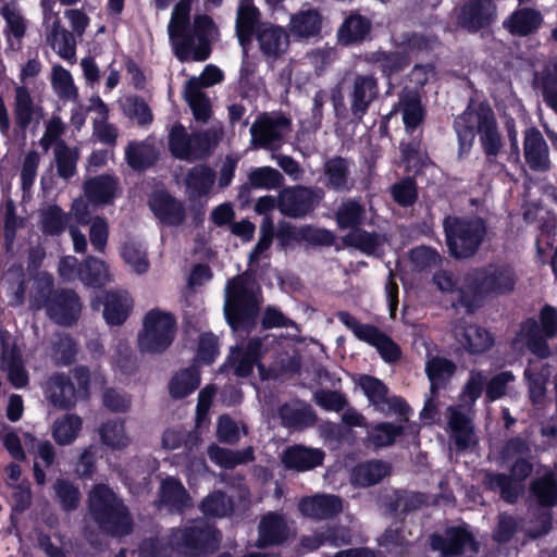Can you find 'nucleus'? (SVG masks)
<instances>
[{
  "label": "nucleus",
  "mask_w": 557,
  "mask_h": 557,
  "mask_svg": "<svg viewBox=\"0 0 557 557\" xmlns=\"http://www.w3.org/2000/svg\"><path fill=\"white\" fill-rule=\"evenodd\" d=\"M191 0H181L173 9L168 26L169 38L176 58L184 61H205L210 54L209 40L216 35L211 17L198 15L189 23Z\"/></svg>",
  "instance_id": "nucleus-1"
},
{
  "label": "nucleus",
  "mask_w": 557,
  "mask_h": 557,
  "mask_svg": "<svg viewBox=\"0 0 557 557\" xmlns=\"http://www.w3.org/2000/svg\"><path fill=\"white\" fill-rule=\"evenodd\" d=\"M220 533L205 521H195L189 527L173 530L169 546L159 540H149L139 548V557H172L173 552L183 556H196L213 550Z\"/></svg>",
  "instance_id": "nucleus-2"
},
{
  "label": "nucleus",
  "mask_w": 557,
  "mask_h": 557,
  "mask_svg": "<svg viewBox=\"0 0 557 557\" xmlns=\"http://www.w3.org/2000/svg\"><path fill=\"white\" fill-rule=\"evenodd\" d=\"M259 298V288L247 273L227 283L224 313L234 332L248 330L256 324Z\"/></svg>",
  "instance_id": "nucleus-3"
},
{
  "label": "nucleus",
  "mask_w": 557,
  "mask_h": 557,
  "mask_svg": "<svg viewBox=\"0 0 557 557\" xmlns=\"http://www.w3.org/2000/svg\"><path fill=\"white\" fill-rule=\"evenodd\" d=\"M529 453L528 445L521 440H512L506 446V455L516 457L511 468V478L503 474L487 473L484 476V484L492 491L500 493V496L512 503L523 491V481L530 475L532 466L524 459Z\"/></svg>",
  "instance_id": "nucleus-4"
},
{
  "label": "nucleus",
  "mask_w": 557,
  "mask_h": 557,
  "mask_svg": "<svg viewBox=\"0 0 557 557\" xmlns=\"http://www.w3.org/2000/svg\"><path fill=\"white\" fill-rule=\"evenodd\" d=\"M90 511L100 529L113 535L131 530V519L114 493L104 485L96 486L89 496Z\"/></svg>",
  "instance_id": "nucleus-5"
},
{
  "label": "nucleus",
  "mask_w": 557,
  "mask_h": 557,
  "mask_svg": "<svg viewBox=\"0 0 557 557\" xmlns=\"http://www.w3.org/2000/svg\"><path fill=\"white\" fill-rule=\"evenodd\" d=\"M466 283L471 289L472 310L486 297L510 292L515 286V274L509 267L490 265L466 274Z\"/></svg>",
  "instance_id": "nucleus-6"
},
{
  "label": "nucleus",
  "mask_w": 557,
  "mask_h": 557,
  "mask_svg": "<svg viewBox=\"0 0 557 557\" xmlns=\"http://www.w3.org/2000/svg\"><path fill=\"white\" fill-rule=\"evenodd\" d=\"M541 326L535 320L525 321L513 341V348L521 350L527 347L532 354L540 358L550 355L546 343L557 334V310L552 306H545L540 314Z\"/></svg>",
  "instance_id": "nucleus-7"
},
{
  "label": "nucleus",
  "mask_w": 557,
  "mask_h": 557,
  "mask_svg": "<svg viewBox=\"0 0 557 557\" xmlns=\"http://www.w3.org/2000/svg\"><path fill=\"white\" fill-rule=\"evenodd\" d=\"M443 225L448 248L456 258L474 255L486 233L485 225L480 219L447 216Z\"/></svg>",
  "instance_id": "nucleus-8"
},
{
  "label": "nucleus",
  "mask_w": 557,
  "mask_h": 557,
  "mask_svg": "<svg viewBox=\"0 0 557 557\" xmlns=\"http://www.w3.org/2000/svg\"><path fill=\"white\" fill-rule=\"evenodd\" d=\"M176 334L174 317L154 308L146 313L143 330L138 334V347L144 352H162L168 349Z\"/></svg>",
  "instance_id": "nucleus-9"
},
{
  "label": "nucleus",
  "mask_w": 557,
  "mask_h": 557,
  "mask_svg": "<svg viewBox=\"0 0 557 557\" xmlns=\"http://www.w3.org/2000/svg\"><path fill=\"white\" fill-rule=\"evenodd\" d=\"M90 388L88 371L79 368L71 377L63 374L51 376L46 386V396L53 406L65 409L73 407L79 398L87 397Z\"/></svg>",
  "instance_id": "nucleus-10"
},
{
  "label": "nucleus",
  "mask_w": 557,
  "mask_h": 557,
  "mask_svg": "<svg viewBox=\"0 0 557 557\" xmlns=\"http://www.w3.org/2000/svg\"><path fill=\"white\" fill-rule=\"evenodd\" d=\"M84 193L88 202L82 198L74 200L70 212L71 218L78 225H87L90 222L89 205L94 207L104 206L114 199L116 182L109 175L94 177L85 183Z\"/></svg>",
  "instance_id": "nucleus-11"
},
{
  "label": "nucleus",
  "mask_w": 557,
  "mask_h": 557,
  "mask_svg": "<svg viewBox=\"0 0 557 557\" xmlns=\"http://www.w3.org/2000/svg\"><path fill=\"white\" fill-rule=\"evenodd\" d=\"M455 129L459 139H495L497 127L494 113L483 103L469 107L455 120Z\"/></svg>",
  "instance_id": "nucleus-12"
},
{
  "label": "nucleus",
  "mask_w": 557,
  "mask_h": 557,
  "mask_svg": "<svg viewBox=\"0 0 557 557\" xmlns=\"http://www.w3.org/2000/svg\"><path fill=\"white\" fill-rule=\"evenodd\" d=\"M59 274L65 281L76 276L88 286H102L110 281L108 265L94 257L87 258L83 267H77V259L73 256L63 257L59 262Z\"/></svg>",
  "instance_id": "nucleus-13"
},
{
  "label": "nucleus",
  "mask_w": 557,
  "mask_h": 557,
  "mask_svg": "<svg viewBox=\"0 0 557 557\" xmlns=\"http://www.w3.org/2000/svg\"><path fill=\"white\" fill-rule=\"evenodd\" d=\"M358 385L377 411L384 414L396 413L405 420L408 419L410 409L407 404L399 397H388L387 388L380 380L361 375Z\"/></svg>",
  "instance_id": "nucleus-14"
},
{
  "label": "nucleus",
  "mask_w": 557,
  "mask_h": 557,
  "mask_svg": "<svg viewBox=\"0 0 557 557\" xmlns=\"http://www.w3.org/2000/svg\"><path fill=\"white\" fill-rule=\"evenodd\" d=\"M431 545L434 550L441 553L443 557L457 555H467L472 557L478 552L476 543L465 527L450 528L443 535H433Z\"/></svg>",
  "instance_id": "nucleus-15"
},
{
  "label": "nucleus",
  "mask_w": 557,
  "mask_h": 557,
  "mask_svg": "<svg viewBox=\"0 0 557 557\" xmlns=\"http://www.w3.org/2000/svg\"><path fill=\"white\" fill-rule=\"evenodd\" d=\"M255 36L260 52L268 61L277 60L288 49V34L278 25L261 23L256 28Z\"/></svg>",
  "instance_id": "nucleus-16"
},
{
  "label": "nucleus",
  "mask_w": 557,
  "mask_h": 557,
  "mask_svg": "<svg viewBox=\"0 0 557 557\" xmlns=\"http://www.w3.org/2000/svg\"><path fill=\"white\" fill-rule=\"evenodd\" d=\"M292 129L290 120L280 112H265L251 124L252 139H281Z\"/></svg>",
  "instance_id": "nucleus-17"
},
{
  "label": "nucleus",
  "mask_w": 557,
  "mask_h": 557,
  "mask_svg": "<svg viewBox=\"0 0 557 557\" xmlns=\"http://www.w3.org/2000/svg\"><path fill=\"white\" fill-rule=\"evenodd\" d=\"M314 206V195L306 187H289L280 193L277 207L288 216L298 218L311 211Z\"/></svg>",
  "instance_id": "nucleus-18"
},
{
  "label": "nucleus",
  "mask_w": 557,
  "mask_h": 557,
  "mask_svg": "<svg viewBox=\"0 0 557 557\" xmlns=\"http://www.w3.org/2000/svg\"><path fill=\"white\" fill-rule=\"evenodd\" d=\"M14 121L16 126L25 131L34 122L38 124L44 117L42 108L35 103L29 90L24 86H17L14 90Z\"/></svg>",
  "instance_id": "nucleus-19"
},
{
  "label": "nucleus",
  "mask_w": 557,
  "mask_h": 557,
  "mask_svg": "<svg viewBox=\"0 0 557 557\" xmlns=\"http://www.w3.org/2000/svg\"><path fill=\"white\" fill-rule=\"evenodd\" d=\"M496 9L492 0H471L460 11L458 23L475 32L488 25L495 17Z\"/></svg>",
  "instance_id": "nucleus-20"
},
{
  "label": "nucleus",
  "mask_w": 557,
  "mask_h": 557,
  "mask_svg": "<svg viewBox=\"0 0 557 557\" xmlns=\"http://www.w3.org/2000/svg\"><path fill=\"white\" fill-rule=\"evenodd\" d=\"M149 206L154 215L165 224L178 225L185 219L182 203L164 190L154 191L150 197Z\"/></svg>",
  "instance_id": "nucleus-21"
},
{
  "label": "nucleus",
  "mask_w": 557,
  "mask_h": 557,
  "mask_svg": "<svg viewBox=\"0 0 557 557\" xmlns=\"http://www.w3.org/2000/svg\"><path fill=\"white\" fill-rule=\"evenodd\" d=\"M324 453L318 448L300 445L288 447L282 454V462L287 469L308 471L323 462Z\"/></svg>",
  "instance_id": "nucleus-22"
},
{
  "label": "nucleus",
  "mask_w": 557,
  "mask_h": 557,
  "mask_svg": "<svg viewBox=\"0 0 557 557\" xmlns=\"http://www.w3.org/2000/svg\"><path fill=\"white\" fill-rule=\"evenodd\" d=\"M50 318L59 324H70L81 312L78 297L73 292H62L47 304Z\"/></svg>",
  "instance_id": "nucleus-23"
},
{
  "label": "nucleus",
  "mask_w": 557,
  "mask_h": 557,
  "mask_svg": "<svg viewBox=\"0 0 557 557\" xmlns=\"http://www.w3.org/2000/svg\"><path fill=\"white\" fill-rule=\"evenodd\" d=\"M300 512L312 519H326L342 511V500L335 495H315L300 500Z\"/></svg>",
  "instance_id": "nucleus-24"
},
{
  "label": "nucleus",
  "mask_w": 557,
  "mask_h": 557,
  "mask_svg": "<svg viewBox=\"0 0 557 557\" xmlns=\"http://www.w3.org/2000/svg\"><path fill=\"white\" fill-rule=\"evenodd\" d=\"M433 282L440 292L451 296L454 304L457 302L465 306L468 311H472L471 302L468 301L471 289L467 286L466 275L457 281L450 272L441 270L434 274Z\"/></svg>",
  "instance_id": "nucleus-25"
},
{
  "label": "nucleus",
  "mask_w": 557,
  "mask_h": 557,
  "mask_svg": "<svg viewBox=\"0 0 557 557\" xmlns=\"http://www.w3.org/2000/svg\"><path fill=\"white\" fill-rule=\"evenodd\" d=\"M454 335L459 344L471 354L484 352L493 344L491 334L478 325L456 326Z\"/></svg>",
  "instance_id": "nucleus-26"
},
{
  "label": "nucleus",
  "mask_w": 557,
  "mask_h": 557,
  "mask_svg": "<svg viewBox=\"0 0 557 557\" xmlns=\"http://www.w3.org/2000/svg\"><path fill=\"white\" fill-rule=\"evenodd\" d=\"M377 83L372 76H356L350 95L352 113L357 116H361L377 96Z\"/></svg>",
  "instance_id": "nucleus-27"
},
{
  "label": "nucleus",
  "mask_w": 557,
  "mask_h": 557,
  "mask_svg": "<svg viewBox=\"0 0 557 557\" xmlns=\"http://www.w3.org/2000/svg\"><path fill=\"white\" fill-rule=\"evenodd\" d=\"M133 307L132 298L125 290L110 292L103 301V318L110 325L122 324Z\"/></svg>",
  "instance_id": "nucleus-28"
},
{
  "label": "nucleus",
  "mask_w": 557,
  "mask_h": 557,
  "mask_svg": "<svg viewBox=\"0 0 557 557\" xmlns=\"http://www.w3.org/2000/svg\"><path fill=\"white\" fill-rule=\"evenodd\" d=\"M191 498L183 484L174 479L168 478L162 481L159 505L166 507L170 511H182L191 506Z\"/></svg>",
  "instance_id": "nucleus-29"
},
{
  "label": "nucleus",
  "mask_w": 557,
  "mask_h": 557,
  "mask_svg": "<svg viewBox=\"0 0 557 557\" xmlns=\"http://www.w3.org/2000/svg\"><path fill=\"white\" fill-rule=\"evenodd\" d=\"M259 15V10L251 0L240 1L236 13L235 29L242 47L250 41L252 33L256 34Z\"/></svg>",
  "instance_id": "nucleus-30"
},
{
  "label": "nucleus",
  "mask_w": 557,
  "mask_h": 557,
  "mask_svg": "<svg viewBox=\"0 0 557 557\" xmlns=\"http://www.w3.org/2000/svg\"><path fill=\"white\" fill-rule=\"evenodd\" d=\"M322 18L317 10L299 11L290 16L288 28L294 37L308 39L319 35Z\"/></svg>",
  "instance_id": "nucleus-31"
},
{
  "label": "nucleus",
  "mask_w": 557,
  "mask_h": 557,
  "mask_svg": "<svg viewBox=\"0 0 557 557\" xmlns=\"http://www.w3.org/2000/svg\"><path fill=\"white\" fill-rule=\"evenodd\" d=\"M101 443L112 450L125 449L131 444V437L126 432L125 422L122 419H111L99 426Z\"/></svg>",
  "instance_id": "nucleus-32"
},
{
  "label": "nucleus",
  "mask_w": 557,
  "mask_h": 557,
  "mask_svg": "<svg viewBox=\"0 0 557 557\" xmlns=\"http://www.w3.org/2000/svg\"><path fill=\"white\" fill-rule=\"evenodd\" d=\"M183 95L195 119L207 122L211 114V103L207 94L199 88L198 79H188L185 83Z\"/></svg>",
  "instance_id": "nucleus-33"
},
{
  "label": "nucleus",
  "mask_w": 557,
  "mask_h": 557,
  "mask_svg": "<svg viewBox=\"0 0 557 557\" xmlns=\"http://www.w3.org/2000/svg\"><path fill=\"white\" fill-rule=\"evenodd\" d=\"M82 426L83 420L81 417L66 413L53 422L51 434L57 444L62 446L70 445L77 438Z\"/></svg>",
  "instance_id": "nucleus-34"
},
{
  "label": "nucleus",
  "mask_w": 557,
  "mask_h": 557,
  "mask_svg": "<svg viewBox=\"0 0 557 557\" xmlns=\"http://www.w3.org/2000/svg\"><path fill=\"white\" fill-rule=\"evenodd\" d=\"M287 534L285 520L276 513H268L259 524V544L273 545L282 542Z\"/></svg>",
  "instance_id": "nucleus-35"
},
{
  "label": "nucleus",
  "mask_w": 557,
  "mask_h": 557,
  "mask_svg": "<svg viewBox=\"0 0 557 557\" xmlns=\"http://www.w3.org/2000/svg\"><path fill=\"white\" fill-rule=\"evenodd\" d=\"M403 121L408 133L416 129L423 120L424 111L416 91H405L399 99Z\"/></svg>",
  "instance_id": "nucleus-36"
},
{
  "label": "nucleus",
  "mask_w": 557,
  "mask_h": 557,
  "mask_svg": "<svg viewBox=\"0 0 557 557\" xmlns=\"http://www.w3.org/2000/svg\"><path fill=\"white\" fill-rule=\"evenodd\" d=\"M51 48L63 59L72 61L75 58V39L73 35L61 27L58 17L52 23V29L47 38Z\"/></svg>",
  "instance_id": "nucleus-37"
},
{
  "label": "nucleus",
  "mask_w": 557,
  "mask_h": 557,
  "mask_svg": "<svg viewBox=\"0 0 557 557\" xmlns=\"http://www.w3.org/2000/svg\"><path fill=\"white\" fill-rule=\"evenodd\" d=\"M260 355L261 343L258 339H251L245 350L232 349L228 360L234 364L236 375L247 376Z\"/></svg>",
  "instance_id": "nucleus-38"
},
{
  "label": "nucleus",
  "mask_w": 557,
  "mask_h": 557,
  "mask_svg": "<svg viewBox=\"0 0 557 557\" xmlns=\"http://www.w3.org/2000/svg\"><path fill=\"white\" fill-rule=\"evenodd\" d=\"M162 445L166 449H176L184 446L193 453L200 445V437L197 431H187L183 428H170L164 431Z\"/></svg>",
  "instance_id": "nucleus-39"
},
{
  "label": "nucleus",
  "mask_w": 557,
  "mask_h": 557,
  "mask_svg": "<svg viewBox=\"0 0 557 557\" xmlns=\"http://www.w3.org/2000/svg\"><path fill=\"white\" fill-rule=\"evenodd\" d=\"M344 242L367 255H379L385 244V238L377 234L368 233L360 228H354L345 236Z\"/></svg>",
  "instance_id": "nucleus-40"
},
{
  "label": "nucleus",
  "mask_w": 557,
  "mask_h": 557,
  "mask_svg": "<svg viewBox=\"0 0 557 557\" xmlns=\"http://www.w3.org/2000/svg\"><path fill=\"white\" fill-rule=\"evenodd\" d=\"M388 470V466L382 461H368L354 469L351 481L359 486H370L380 482Z\"/></svg>",
  "instance_id": "nucleus-41"
},
{
  "label": "nucleus",
  "mask_w": 557,
  "mask_h": 557,
  "mask_svg": "<svg viewBox=\"0 0 557 557\" xmlns=\"http://www.w3.org/2000/svg\"><path fill=\"white\" fill-rule=\"evenodd\" d=\"M541 22L542 16L539 12L532 9H521L512 13L505 25L512 34L528 35L534 32Z\"/></svg>",
  "instance_id": "nucleus-42"
},
{
  "label": "nucleus",
  "mask_w": 557,
  "mask_h": 557,
  "mask_svg": "<svg viewBox=\"0 0 557 557\" xmlns=\"http://www.w3.org/2000/svg\"><path fill=\"white\" fill-rule=\"evenodd\" d=\"M283 422L288 426L302 428L314 422V414L311 408L299 401L284 405L280 410Z\"/></svg>",
  "instance_id": "nucleus-43"
},
{
  "label": "nucleus",
  "mask_w": 557,
  "mask_h": 557,
  "mask_svg": "<svg viewBox=\"0 0 557 557\" xmlns=\"http://www.w3.org/2000/svg\"><path fill=\"white\" fill-rule=\"evenodd\" d=\"M200 383L199 372L195 367H190L177 372L171 383L170 393L174 398H183L193 393Z\"/></svg>",
  "instance_id": "nucleus-44"
},
{
  "label": "nucleus",
  "mask_w": 557,
  "mask_h": 557,
  "mask_svg": "<svg viewBox=\"0 0 557 557\" xmlns=\"http://www.w3.org/2000/svg\"><path fill=\"white\" fill-rule=\"evenodd\" d=\"M449 428L458 448H467L473 442L470 420L455 408H449Z\"/></svg>",
  "instance_id": "nucleus-45"
},
{
  "label": "nucleus",
  "mask_w": 557,
  "mask_h": 557,
  "mask_svg": "<svg viewBox=\"0 0 557 557\" xmlns=\"http://www.w3.org/2000/svg\"><path fill=\"white\" fill-rule=\"evenodd\" d=\"M209 458L220 467L234 468L237 465L252 460V449L247 448L242 451L221 448L212 445L208 448Z\"/></svg>",
  "instance_id": "nucleus-46"
},
{
  "label": "nucleus",
  "mask_w": 557,
  "mask_h": 557,
  "mask_svg": "<svg viewBox=\"0 0 557 557\" xmlns=\"http://www.w3.org/2000/svg\"><path fill=\"white\" fill-rule=\"evenodd\" d=\"M212 141H170L173 156L178 159L194 161L206 158L212 150Z\"/></svg>",
  "instance_id": "nucleus-47"
},
{
  "label": "nucleus",
  "mask_w": 557,
  "mask_h": 557,
  "mask_svg": "<svg viewBox=\"0 0 557 557\" xmlns=\"http://www.w3.org/2000/svg\"><path fill=\"white\" fill-rule=\"evenodd\" d=\"M370 32V22L360 16L351 15L341 26L338 30V39L344 45L362 40Z\"/></svg>",
  "instance_id": "nucleus-48"
},
{
  "label": "nucleus",
  "mask_w": 557,
  "mask_h": 557,
  "mask_svg": "<svg viewBox=\"0 0 557 557\" xmlns=\"http://www.w3.org/2000/svg\"><path fill=\"white\" fill-rule=\"evenodd\" d=\"M367 61L377 63L386 75L395 74L406 67L409 63L408 55L403 51L383 52L376 51L367 55Z\"/></svg>",
  "instance_id": "nucleus-49"
},
{
  "label": "nucleus",
  "mask_w": 557,
  "mask_h": 557,
  "mask_svg": "<svg viewBox=\"0 0 557 557\" xmlns=\"http://www.w3.org/2000/svg\"><path fill=\"white\" fill-rule=\"evenodd\" d=\"M215 174L205 166L193 169L187 178L186 186L191 197L202 196L210 191L214 183Z\"/></svg>",
  "instance_id": "nucleus-50"
},
{
  "label": "nucleus",
  "mask_w": 557,
  "mask_h": 557,
  "mask_svg": "<svg viewBox=\"0 0 557 557\" xmlns=\"http://www.w3.org/2000/svg\"><path fill=\"white\" fill-rule=\"evenodd\" d=\"M337 318L358 339L366 342L371 346L375 344L382 334L375 326L360 323L355 317L346 311L338 312Z\"/></svg>",
  "instance_id": "nucleus-51"
},
{
  "label": "nucleus",
  "mask_w": 557,
  "mask_h": 557,
  "mask_svg": "<svg viewBox=\"0 0 557 557\" xmlns=\"http://www.w3.org/2000/svg\"><path fill=\"white\" fill-rule=\"evenodd\" d=\"M128 165L134 170H143L156 159L154 152L145 141H131L125 150Z\"/></svg>",
  "instance_id": "nucleus-52"
},
{
  "label": "nucleus",
  "mask_w": 557,
  "mask_h": 557,
  "mask_svg": "<svg viewBox=\"0 0 557 557\" xmlns=\"http://www.w3.org/2000/svg\"><path fill=\"white\" fill-rule=\"evenodd\" d=\"M1 13L5 21L8 38L10 39V37L13 36L16 39H21L26 32L27 22L17 4L13 2L5 4Z\"/></svg>",
  "instance_id": "nucleus-53"
},
{
  "label": "nucleus",
  "mask_w": 557,
  "mask_h": 557,
  "mask_svg": "<svg viewBox=\"0 0 557 557\" xmlns=\"http://www.w3.org/2000/svg\"><path fill=\"white\" fill-rule=\"evenodd\" d=\"M425 370L431 382V393L434 394L435 389L453 375L455 366L444 358L436 357L428 361Z\"/></svg>",
  "instance_id": "nucleus-54"
},
{
  "label": "nucleus",
  "mask_w": 557,
  "mask_h": 557,
  "mask_svg": "<svg viewBox=\"0 0 557 557\" xmlns=\"http://www.w3.org/2000/svg\"><path fill=\"white\" fill-rule=\"evenodd\" d=\"M52 87L57 95L66 100H76L78 91L74 85L71 73L64 67L58 65L52 72Z\"/></svg>",
  "instance_id": "nucleus-55"
},
{
  "label": "nucleus",
  "mask_w": 557,
  "mask_h": 557,
  "mask_svg": "<svg viewBox=\"0 0 557 557\" xmlns=\"http://www.w3.org/2000/svg\"><path fill=\"white\" fill-rule=\"evenodd\" d=\"M123 113L137 124H148L152 116L146 102L137 96H127L121 101Z\"/></svg>",
  "instance_id": "nucleus-56"
},
{
  "label": "nucleus",
  "mask_w": 557,
  "mask_h": 557,
  "mask_svg": "<svg viewBox=\"0 0 557 557\" xmlns=\"http://www.w3.org/2000/svg\"><path fill=\"white\" fill-rule=\"evenodd\" d=\"M3 367L7 370L8 377L14 387L21 388L27 385L28 375L17 351L12 350L9 355L4 354Z\"/></svg>",
  "instance_id": "nucleus-57"
},
{
  "label": "nucleus",
  "mask_w": 557,
  "mask_h": 557,
  "mask_svg": "<svg viewBox=\"0 0 557 557\" xmlns=\"http://www.w3.org/2000/svg\"><path fill=\"white\" fill-rule=\"evenodd\" d=\"M540 368H542V366L539 363H530L524 372V376L529 384L530 398L533 404H540L546 391L545 385L548 372L546 371L544 373L542 370L541 373H535Z\"/></svg>",
  "instance_id": "nucleus-58"
},
{
  "label": "nucleus",
  "mask_w": 557,
  "mask_h": 557,
  "mask_svg": "<svg viewBox=\"0 0 557 557\" xmlns=\"http://www.w3.org/2000/svg\"><path fill=\"white\" fill-rule=\"evenodd\" d=\"M524 157L533 170L545 171L549 166L548 148L545 141H525Z\"/></svg>",
  "instance_id": "nucleus-59"
},
{
  "label": "nucleus",
  "mask_w": 557,
  "mask_h": 557,
  "mask_svg": "<svg viewBox=\"0 0 557 557\" xmlns=\"http://www.w3.org/2000/svg\"><path fill=\"white\" fill-rule=\"evenodd\" d=\"M54 153L59 174L64 178L73 176L77 161V151L69 148L64 141H58Z\"/></svg>",
  "instance_id": "nucleus-60"
},
{
  "label": "nucleus",
  "mask_w": 557,
  "mask_h": 557,
  "mask_svg": "<svg viewBox=\"0 0 557 557\" xmlns=\"http://www.w3.org/2000/svg\"><path fill=\"white\" fill-rule=\"evenodd\" d=\"M336 219L342 228L355 227L363 221L364 210L358 202L349 200L339 207Z\"/></svg>",
  "instance_id": "nucleus-61"
},
{
  "label": "nucleus",
  "mask_w": 557,
  "mask_h": 557,
  "mask_svg": "<svg viewBox=\"0 0 557 557\" xmlns=\"http://www.w3.org/2000/svg\"><path fill=\"white\" fill-rule=\"evenodd\" d=\"M121 256L125 263L137 274L147 272L149 261L146 251L140 246L126 244L121 250Z\"/></svg>",
  "instance_id": "nucleus-62"
},
{
  "label": "nucleus",
  "mask_w": 557,
  "mask_h": 557,
  "mask_svg": "<svg viewBox=\"0 0 557 557\" xmlns=\"http://www.w3.org/2000/svg\"><path fill=\"white\" fill-rule=\"evenodd\" d=\"M533 494L545 506H554L557 503V484L552 474H545L532 485Z\"/></svg>",
  "instance_id": "nucleus-63"
},
{
  "label": "nucleus",
  "mask_w": 557,
  "mask_h": 557,
  "mask_svg": "<svg viewBox=\"0 0 557 557\" xmlns=\"http://www.w3.org/2000/svg\"><path fill=\"white\" fill-rule=\"evenodd\" d=\"M536 84L544 101L555 111L557 109V77L553 75L549 67L536 75Z\"/></svg>",
  "instance_id": "nucleus-64"
}]
</instances>
